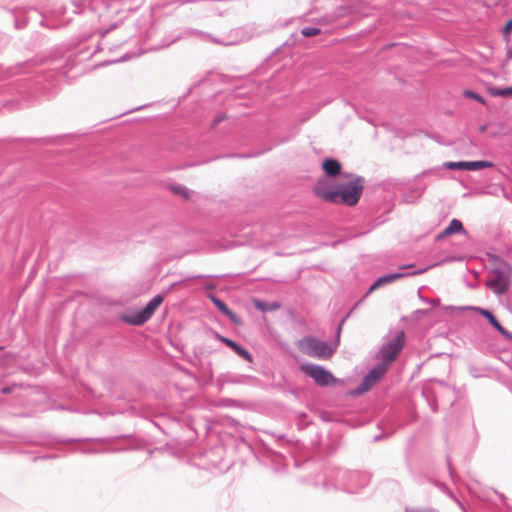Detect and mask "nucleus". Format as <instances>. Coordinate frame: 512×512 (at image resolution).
I'll list each match as a JSON object with an SVG mask.
<instances>
[{
	"label": "nucleus",
	"instance_id": "1",
	"mask_svg": "<svg viewBox=\"0 0 512 512\" xmlns=\"http://www.w3.org/2000/svg\"><path fill=\"white\" fill-rule=\"evenodd\" d=\"M489 265L487 269V278L485 286L497 295L505 294L511 286L512 267L501 257L486 253Z\"/></svg>",
	"mask_w": 512,
	"mask_h": 512
},
{
	"label": "nucleus",
	"instance_id": "2",
	"mask_svg": "<svg viewBox=\"0 0 512 512\" xmlns=\"http://www.w3.org/2000/svg\"><path fill=\"white\" fill-rule=\"evenodd\" d=\"M345 180L335 184V193L337 195L334 204H346L348 206H355L364 188V180L362 177L347 174L343 176Z\"/></svg>",
	"mask_w": 512,
	"mask_h": 512
},
{
	"label": "nucleus",
	"instance_id": "3",
	"mask_svg": "<svg viewBox=\"0 0 512 512\" xmlns=\"http://www.w3.org/2000/svg\"><path fill=\"white\" fill-rule=\"evenodd\" d=\"M298 347L304 354L318 359H329L334 353V349L326 342L313 337L303 338Z\"/></svg>",
	"mask_w": 512,
	"mask_h": 512
},
{
	"label": "nucleus",
	"instance_id": "4",
	"mask_svg": "<svg viewBox=\"0 0 512 512\" xmlns=\"http://www.w3.org/2000/svg\"><path fill=\"white\" fill-rule=\"evenodd\" d=\"M162 302L163 297L161 295H156L142 310L123 315L122 320L131 325H142L152 317Z\"/></svg>",
	"mask_w": 512,
	"mask_h": 512
},
{
	"label": "nucleus",
	"instance_id": "5",
	"mask_svg": "<svg viewBox=\"0 0 512 512\" xmlns=\"http://www.w3.org/2000/svg\"><path fill=\"white\" fill-rule=\"evenodd\" d=\"M404 338V332H398L389 343L385 344L381 348L380 355L383 359L381 363H386L388 367L389 364L397 358L398 354L404 347Z\"/></svg>",
	"mask_w": 512,
	"mask_h": 512
},
{
	"label": "nucleus",
	"instance_id": "6",
	"mask_svg": "<svg viewBox=\"0 0 512 512\" xmlns=\"http://www.w3.org/2000/svg\"><path fill=\"white\" fill-rule=\"evenodd\" d=\"M300 370L307 376L313 378V380L321 386H327L336 381L328 370L318 365L304 364L301 365Z\"/></svg>",
	"mask_w": 512,
	"mask_h": 512
},
{
	"label": "nucleus",
	"instance_id": "7",
	"mask_svg": "<svg viewBox=\"0 0 512 512\" xmlns=\"http://www.w3.org/2000/svg\"><path fill=\"white\" fill-rule=\"evenodd\" d=\"M387 371L386 363H379L363 379L359 387L353 392L354 395H361L374 386Z\"/></svg>",
	"mask_w": 512,
	"mask_h": 512
},
{
	"label": "nucleus",
	"instance_id": "8",
	"mask_svg": "<svg viewBox=\"0 0 512 512\" xmlns=\"http://www.w3.org/2000/svg\"><path fill=\"white\" fill-rule=\"evenodd\" d=\"M313 192L327 202L333 203V201H336L335 185H331L327 179H319L313 187Z\"/></svg>",
	"mask_w": 512,
	"mask_h": 512
},
{
	"label": "nucleus",
	"instance_id": "9",
	"mask_svg": "<svg viewBox=\"0 0 512 512\" xmlns=\"http://www.w3.org/2000/svg\"><path fill=\"white\" fill-rule=\"evenodd\" d=\"M215 337L218 340H220L222 343L226 344L228 347L233 349L240 357L247 360L248 362H252L251 354L246 349H244L242 346L238 345L236 342H234L231 339H228L218 333L215 334Z\"/></svg>",
	"mask_w": 512,
	"mask_h": 512
},
{
	"label": "nucleus",
	"instance_id": "10",
	"mask_svg": "<svg viewBox=\"0 0 512 512\" xmlns=\"http://www.w3.org/2000/svg\"><path fill=\"white\" fill-rule=\"evenodd\" d=\"M212 302L214 305L223 313L225 314L234 324L241 325L242 321L241 319L233 312L231 311L228 306L221 301L220 299L216 297H211Z\"/></svg>",
	"mask_w": 512,
	"mask_h": 512
},
{
	"label": "nucleus",
	"instance_id": "11",
	"mask_svg": "<svg viewBox=\"0 0 512 512\" xmlns=\"http://www.w3.org/2000/svg\"><path fill=\"white\" fill-rule=\"evenodd\" d=\"M322 169L326 176L335 177L341 172V164L335 159H325L322 163Z\"/></svg>",
	"mask_w": 512,
	"mask_h": 512
},
{
	"label": "nucleus",
	"instance_id": "12",
	"mask_svg": "<svg viewBox=\"0 0 512 512\" xmlns=\"http://www.w3.org/2000/svg\"><path fill=\"white\" fill-rule=\"evenodd\" d=\"M445 167L451 170L461 169V170H478L480 169V161H472V162H446Z\"/></svg>",
	"mask_w": 512,
	"mask_h": 512
},
{
	"label": "nucleus",
	"instance_id": "13",
	"mask_svg": "<svg viewBox=\"0 0 512 512\" xmlns=\"http://www.w3.org/2000/svg\"><path fill=\"white\" fill-rule=\"evenodd\" d=\"M463 230V225L461 221L457 219H453L450 224L437 236V239H443L445 237L451 236L453 234L459 233Z\"/></svg>",
	"mask_w": 512,
	"mask_h": 512
},
{
	"label": "nucleus",
	"instance_id": "14",
	"mask_svg": "<svg viewBox=\"0 0 512 512\" xmlns=\"http://www.w3.org/2000/svg\"><path fill=\"white\" fill-rule=\"evenodd\" d=\"M404 275L401 274V273H395V274H388V275H385L383 277H380L370 288H369V293L375 291L376 289H378L379 287L383 286V285H386V284H389V283H392L393 281L395 280H398L400 278H402Z\"/></svg>",
	"mask_w": 512,
	"mask_h": 512
},
{
	"label": "nucleus",
	"instance_id": "15",
	"mask_svg": "<svg viewBox=\"0 0 512 512\" xmlns=\"http://www.w3.org/2000/svg\"><path fill=\"white\" fill-rule=\"evenodd\" d=\"M487 92L494 97L511 98L512 97V86L509 87H496L488 85L486 87Z\"/></svg>",
	"mask_w": 512,
	"mask_h": 512
},
{
	"label": "nucleus",
	"instance_id": "16",
	"mask_svg": "<svg viewBox=\"0 0 512 512\" xmlns=\"http://www.w3.org/2000/svg\"><path fill=\"white\" fill-rule=\"evenodd\" d=\"M482 317L485 318L501 335L506 332L507 329L501 325L490 310L482 308Z\"/></svg>",
	"mask_w": 512,
	"mask_h": 512
},
{
	"label": "nucleus",
	"instance_id": "17",
	"mask_svg": "<svg viewBox=\"0 0 512 512\" xmlns=\"http://www.w3.org/2000/svg\"><path fill=\"white\" fill-rule=\"evenodd\" d=\"M253 304L257 309H259L263 312L274 311V310H278L280 308V304L277 302L266 303L259 299H253Z\"/></svg>",
	"mask_w": 512,
	"mask_h": 512
},
{
	"label": "nucleus",
	"instance_id": "18",
	"mask_svg": "<svg viewBox=\"0 0 512 512\" xmlns=\"http://www.w3.org/2000/svg\"><path fill=\"white\" fill-rule=\"evenodd\" d=\"M169 189H170V191L173 194H175L177 196H180L182 199L190 200L191 193L189 192V190L185 186H182V185H170Z\"/></svg>",
	"mask_w": 512,
	"mask_h": 512
},
{
	"label": "nucleus",
	"instance_id": "19",
	"mask_svg": "<svg viewBox=\"0 0 512 512\" xmlns=\"http://www.w3.org/2000/svg\"><path fill=\"white\" fill-rule=\"evenodd\" d=\"M301 33L305 37H312L318 35L320 33V29L315 27H306L302 29Z\"/></svg>",
	"mask_w": 512,
	"mask_h": 512
},
{
	"label": "nucleus",
	"instance_id": "20",
	"mask_svg": "<svg viewBox=\"0 0 512 512\" xmlns=\"http://www.w3.org/2000/svg\"><path fill=\"white\" fill-rule=\"evenodd\" d=\"M512 32V17L505 23L502 28V33L504 37H507Z\"/></svg>",
	"mask_w": 512,
	"mask_h": 512
},
{
	"label": "nucleus",
	"instance_id": "21",
	"mask_svg": "<svg viewBox=\"0 0 512 512\" xmlns=\"http://www.w3.org/2000/svg\"><path fill=\"white\" fill-rule=\"evenodd\" d=\"M463 94H464V96H466V97L473 98V99H475V100H477V101H480V96H479L477 93H474V92L469 91V90H465V91L463 92Z\"/></svg>",
	"mask_w": 512,
	"mask_h": 512
},
{
	"label": "nucleus",
	"instance_id": "22",
	"mask_svg": "<svg viewBox=\"0 0 512 512\" xmlns=\"http://www.w3.org/2000/svg\"><path fill=\"white\" fill-rule=\"evenodd\" d=\"M493 164L490 161L482 160V170L492 167Z\"/></svg>",
	"mask_w": 512,
	"mask_h": 512
},
{
	"label": "nucleus",
	"instance_id": "23",
	"mask_svg": "<svg viewBox=\"0 0 512 512\" xmlns=\"http://www.w3.org/2000/svg\"><path fill=\"white\" fill-rule=\"evenodd\" d=\"M495 174L496 175L493 176V179H502L503 178V174L500 171H496Z\"/></svg>",
	"mask_w": 512,
	"mask_h": 512
},
{
	"label": "nucleus",
	"instance_id": "24",
	"mask_svg": "<svg viewBox=\"0 0 512 512\" xmlns=\"http://www.w3.org/2000/svg\"><path fill=\"white\" fill-rule=\"evenodd\" d=\"M503 336L509 340L512 341V333L506 330V332L503 334Z\"/></svg>",
	"mask_w": 512,
	"mask_h": 512
},
{
	"label": "nucleus",
	"instance_id": "25",
	"mask_svg": "<svg viewBox=\"0 0 512 512\" xmlns=\"http://www.w3.org/2000/svg\"><path fill=\"white\" fill-rule=\"evenodd\" d=\"M507 59L508 60L512 59V48L507 49Z\"/></svg>",
	"mask_w": 512,
	"mask_h": 512
},
{
	"label": "nucleus",
	"instance_id": "26",
	"mask_svg": "<svg viewBox=\"0 0 512 512\" xmlns=\"http://www.w3.org/2000/svg\"><path fill=\"white\" fill-rule=\"evenodd\" d=\"M481 130H482V133H483L486 130V126L482 125Z\"/></svg>",
	"mask_w": 512,
	"mask_h": 512
},
{
	"label": "nucleus",
	"instance_id": "27",
	"mask_svg": "<svg viewBox=\"0 0 512 512\" xmlns=\"http://www.w3.org/2000/svg\"><path fill=\"white\" fill-rule=\"evenodd\" d=\"M2 392H3V393H7V392H9V389L4 388V389L2 390Z\"/></svg>",
	"mask_w": 512,
	"mask_h": 512
},
{
	"label": "nucleus",
	"instance_id": "28",
	"mask_svg": "<svg viewBox=\"0 0 512 512\" xmlns=\"http://www.w3.org/2000/svg\"><path fill=\"white\" fill-rule=\"evenodd\" d=\"M481 499L482 501L484 500V491L482 490V496H481Z\"/></svg>",
	"mask_w": 512,
	"mask_h": 512
}]
</instances>
